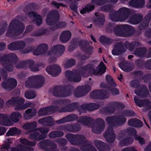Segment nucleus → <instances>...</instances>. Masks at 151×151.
Listing matches in <instances>:
<instances>
[{
  "mask_svg": "<svg viewBox=\"0 0 151 151\" xmlns=\"http://www.w3.org/2000/svg\"><path fill=\"white\" fill-rule=\"evenodd\" d=\"M44 78L41 76L36 75L29 77L25 83L27 87L38 88L41 87L43 84Z\"/></svg>",
  "mask_w": 151,
  "mask_h": 151,
  "instance_id": "nucleus-1",
  "label": "nucleus"
},
{
  "mask_svg": "<svg viewBox=\"0 0 151 151\" xmlns=\"http://www.w3.org/2000/svg\"><path fill=\"white\" fill-rule=\"evenodd\" d=\"M55 16L57 17L58 19L59 17L58 13L56 11H53L51 12L48 15L46 18V21L47 23L49 25H53L52 29V30L59 28H62L65 27L66 24L65 22H60L58 24H56L54 22H52L53 17Z\"/></svg>",
  "mask_w": 151,
  "mask_h": 151,
  "instance_id": "nucleus-2",
  "label": "nucleus"
},
{
  "mask_svg": "<svg viewBox=\"0 0 151 151\" xmlns=\"http://www.w3.org/2000/svg\"><path fill=\"white\" fill-rule=\"evenodd\" d=\"M24 101L23 99L20 97L17 98H12L11 100H9L7 103L8 104H15V110H21L24 109L30 106L32 103L28 102L26 104L23 105Z\"/></svg>",
  "mask_w": 151,
  "mask_h": 151,
  "instance_id": "nucleus-3",
  "label": "nucleus"
},
{
  "mask_svg": "<svg viewBox=\"0 0 151 151\" xmlns=\"http://www.w3.org/2000/svg\"><path fill=\"white\" fill-rule=\"evenodd\" d=\"M48 129L42 128L38 130H33L29 136V138L30 139H34L38 140L43 139L45 138V134L48 132Z\"/></svg>",
  "mask_w": 151,
  "mask_h": 151,
  "instance_id": "nucleus-4",
  "label": "nucleus"
},
{
  "mask_svg": "<svg viewBox=\"0 0 151 151\" xmlns=\"http://www.w3.org/2000/svg\"><path fill=\"white\" fill-rule=\"evenodd\" d=\"M89 69L91 73V75L95 74L97 75L99 74H102L105 72L106 69V67L102 62H101L97 68V70L96 71L95 69L93 68L92 67H91L89 65H86L85 67V69L86 70Z\"/></svg>",
  "mask_w": 151,
  "mask_h": 151,
  "instance_id": "nucleus-5",
  "label": "nucleus"
},
{
  "mask_svg": "<svg viewBox=\"0 0 151 151\" xmlns=\"http://www.w3.org/2000/svg\"><path fill=\"white\" fill-rule=\"evenodd\" d=\"M46 70L48 73L54 76H57L61 71L60 66L56 65L48 66Z\"/></svg>",
  "mask_w": 151,
  "mask_h": 151,
  "instance_id": "nucleus-6",
  "label": "nucleus"
},
{
  "mask_svg": "<svg viewBox=\"0 0 151 151\" xmlns=\"http://www.w3.org/2000/svg\"><path fill=\"white\" fill-rule=\"evenodd\" d=\"M104 136L109 142H111L114 141L115 135L111 127H108L104 134Z\"/></svg>",
  "mask_w": 151,
  "mask_h": 151,
  "instance_id": "nucleus-7",
  "label": "nucleus"
},
{
  "mask_svg": "<svg viewBox=\"0 0 151 151\" xmlns=\"http://www.w3.org/2000/svg\"><path fill=\"white\" fill-rule=\"evenodd\" d=\"M91 89L90 86H78L76 90L74 95L76 97H80L84 95V94H82V92L87 91L88 92Z\"/></svg>",
  "mask_w": 151,
  "mask_h": 151,
  "instance_id": "nucleus-8",
  "label": "nucleus"
},
{
  "mask_svg": "<svg viewBox=\"0 0 151 151\" xmlns=\"http://www.w3.org/2000/svg\"><path fill=\"white\" fill-rule=\"evenodd\" d=\"M17 83L16 80L14 78L9 79L7 82V84L3 82L1 84L2 86L4 88L11 90L15 88Z\"/></svg>",
  "mask_w": 151,
  "mask_h": 151,
  "instance_id": "nucleus-9",
  "label": "nucleus"
},
{
  "mask_svg": "<svg viewBox=\"0 0 151 151\" xmlns=\"http://www.w3.org/2000/svg\"><path fill=\"white\" fill-rule=\"evenodd\" d=\"M25 43L23 41H18L9 44L8 47L9 49L12 50L21 49L24 47Z\"/></svg>",
  "mask_w": 151,
  "mask_h": 151,
  "instance_id": "nucleus-10",
  "label": "nucleus"
},
{
  "mask_svg": "<svg viewBox=\"0 0 151 151\" xmlns=\"http://www.w3.org/2000/svg\"><path fill=\"white\" fill-rule=\"evenodd\" d=\"M12 122L9 120V116L6 114H0V124L9 126L12 124Z\"/></svg>",
  "mask_w": 151,
  "mask_h": 151,
  "instance_id": "nucleus-11",
  "label": "nucleus"
},
{
  "mask_svg": "<svg viewBox=\"0 0 151 151\" xmlns=\"http://www.w3.org/2000/svg\"><path fill=\"white\" fill-rule=\"evenodd\" d=\"M106 121L108 123L115 122L118 125H121L124 123L126 121V119L124 117L122 119H118L112 116L108 117L106 119Z\"/></svg>",
  "mask_w": 151,
  "mask_h": 151,
  "instance_id": "nucleus-12",
  "label": "nucleus"
},
{
  "mask_svg": "<svg viewBox=\"0 0 151 151\" xmlns=\"http://www.w3.org/2000/svg\"><path fill=\"white\" fill-rule=\"evenodd\" d=\"M29 16L34 21L36 22L37 25H39L42 23V18L39 15L36 13L31 12L28 14Z\"/></svg>",
  "mask_w": 151,
  "mask_h": 151,
  "instance_id": "nucleus-13",
  "label": "nucleus"
},
{
  "mask_svg": "<svg viewBox=\"0 0 151 151\" xmlns=\"http://www.w3.org/2000/svg\"><path fill=\"white\" fill-rule=\"evenodd\" d=\"M57 108V107H56L51 106L46 108L41 109L39 111V115L40 116H45L49 114L48 112L49 111H54Z\"/></svg>",
  "mask_w": 151,
  "mask_h": 151,
  "instance_id": "nucleus-14",
  "label": "nucleus"
},
{
  "mask_svg": "<svg viewBox=\"0 0 151 151\" xmlns=\"http://www.w3.org/2000/svg\"><path fill=\"white\" fill-rule=\"evenodd\" d=\"M71 36V32L68 31L63 32L61 34L60 39L63 42H66L68 41Z\"/></svg>",
  "mask_w": 151,
  "mask_h": 151,
  "instance_id": "nucleus-15",
  "label": "nucleus"
},
{
  "mask_svg": "<svg viewBox=\"0 0 151 151\" xmlns=\"http://www.w3.org/2000/svg\"><path fill=\"white\" fill-rule=\"evenodd\" d=\"M98 120L101 122V124L97 126H94L92 127L93 131L96 134H99L104 129V121L100 119H98Z\"/></svg>",
  "mask_w": 151,
  "mask_h": 151,
  "instance_id": "nucleus-16",
  "label": "nucleus"
},
{
  "mask_svg": "<svg viewBox=\"0 0 151 151\" xmlns=\"http://www.w3.org/2000/svg\"><path fill=\"white\" fill-rule=\"evenodd\" d=\"M11 151H34L32 147H25L21 144H19L16 147L11 148Z\"/></svg>",
  "mask_w": 151,
  "mask_h": 151,
  "instance_id": "nucleus-17",
  "label": "nucleus"
},
{
  "mask_svg": "<svg viewBox=\"0 0 151 151\" xmlns=\"http://www.w3.org/2000/svg\"><path fill=\"white\" fill-rule=\"evenodd\" d=\"M70 101L69 100H65L59 102V103H58L59 104H60L62 106H66V107L63 108L59 111L60 112L72 111L73 110V109H67L69 107L68 105L70 104Z\"/></svg>",
  "mask_w": 151,
  "mask_h": 151,
  "instance_id": "nucleus-18",
  "label": "nucleus"
},
{
  "mask_svg": "<svg viewBox=\"0 0 151 151\" xmlns=\"http://www.w3.org/2000/svg\"><path fill=\"white\" fill-rule=\"evenodd\" d=\"M36 110L35 109H29L26 110L24 114V117L26 119H29L35 115L36 113Z\"/></svg>",
  "mask_w": 151,
  "mask_h": 151,
  "instance_id": "nucleus-19",
  "label": "nucleus"
},
{
  "mask_svg": "<svg viewBox=\"0 0 151 151\" xmlns=\"http://www.w3.org/2000/svg\"><path fill=\"white\" fill-rule=\"evenodd\" d=\"M65 50V47L63 45H58L52 47L50 51L52 53L62 54Z\"/></svg>",
  "mask_w": 151,
  "mask_h": 151,
  "instance_id": "nucleus-20",
  "label": "nucleus"
},
{
  "mask_svg": "<svg viewBox=\"0 0 151 151\" xmlns=\"http://www.w3.org/2000/svg\"><path fill=\"white\" fill-rule=\"evenodd\" d=\"M48 48L47 46L45 44H43L40 45L37 50L39 51V52H37V51H35L33 52V54L35 55H38L44 53L47 50Z\"/></svg>",
  "mask_w": 151,
  "mask_h": 151,
  "instance_id": "nucleus-21",
  "label": "nucleus"
},
{
  "mask_svg": "<svg viewBox=\"0 0 151 151\" xmlns=\"http://www.w3.org/2000/svg\"><path fill=\"white\" fill-rule=\"evenodd\" d=\"M21 117V115L19 112H14L11 114L9 119H10L13 122H17L19 121Z\"/></svg>",
  "mask_w": 151,
  "mask_h": 151,
  "instance_id": "nucleus-22",
  "label": "nucleus"
},
{
  "mask_svg": "<svg viewBox=\"0 0 151 151\" xmlns=\"http://www.w3.org/2000/svg\"><path fill=\"white\" fill-rule=\"evenodd\" d=\"M144 4V0H131L129 2L130 5L136 7H141Z\"/></svg>",
  "mask_w": 151,
  "mask_h": 151,
  "instance_id": "nucleus-23",
  "label": "nucleus"
},
{
  "mask_svg": "<svg viewBox=\"0 0 151 151\" xmlns=\"http://www.w3.org/2000/svg\"><path fill=\"white\" fill-rule=\"evenodd\" d=\"M104 92L103 91H101L100 90H96L92 92L90 94V96L91 98L93 99H96L98 98H102L101 96H102L104 93ZM107 98L104 97L102 98Z\"/></svg>",
  "mask_w": 151,
  "mask_h": 151,
  "instance_id": "nucleus-24",
  "label": "nucleus"
},
{
  "mask_svg": "<svg viewBox=\"0 0 151 151\" xmlns=\"http://www.w3.org/2000/svg\"><path fill=\"white\" fill-rule=\"evenodd\" d=\"M128 123L129 124L130 126L137 127H141L143 125L142 123L140 120L135 119L129 120Z\"/></svg>",
  "mask_w": 151,
  "mask_h": 151,
  "instance_id": "nucleus-25",
  "label": "nucleus"
},
{
  "mask_svg": "<svg viewBox=\"0 0 151 151\" xmlns=\"http://www.w3.org/2000/svg\"><path fill=\"white\" fill-rule=\"evenodd\" d=\"M53 119L50 116L45 117L39 120V122L40 124H45L47 123V125H51L53 124Z\"/></svg>",
  "mask_w": 151,
  "mask_h": 151,
  "instance_id": "nucleus-26",
  "label": "nucleus"
},
{
  "mask_svg": "<svg viewBox=\"0 0 151 151\" xmlns=\"http://www.w3.org/2000/svg\"><path fill=\"white\" fill-rule=\"evenodd\" d=\"M20 133V130L16 128H11L8 131L6 134L7 136H13L19 134Z\"/></svg>",
  "mask_w": 151,
  "mask_h": 151,
  "instance_id": "nucleus-27",
  "label": "nucleus"
},
{
  "mask_svg": "<svg viewBox=\"0 0 151 151\" xmlns=\"http://www.w3.org/2000/svg\"><path fill=\"white\" fill-rule=\"evenodd\" d=\"M74 116L75 117H76V115H71L69 116L59 120L57 121L56 122L57 123L59 124L64 123L71 120L72 119H71L70 118H73Z\"/></svg>",
  "mask_w": 151,
  "mask_h": 151,
  "instance_id": "nucleus-28",
  "label": "nucleus"
},
{
  "mask_svg": "<svg viewBox=\"0 0 151 151\" xmlns=\"http://www.w3.org/2000/svg\"><path fill=\"white\" fill-rule=\"evenodd\" d=\"M94 9V6L93 5H89L86 6L85 8L81 10L80 12L81 14H83L92 10Z\"/></svg>",
  "mask_w": 151,
  "mask_h": 151,
  "instance_id": "nucleus-29",
  "label": "nucleus"
},
{
  "mask_svg": "<svg viewBox=\"0 0 151 151\" xmlns=\"http://www.w3.org/2000/svg\"><path fill=\"white\" fill-rule=\"evenodd\" d=\"M36 125L37 123L35 122H34L25 124L24 125L23 127L24 129H27L35 128L36 127Z\"/></svg>",
  "mask_w": 151,
  "mask_h": 151,
  "instance_id": "nucleus-30",
  "label": "nucleus"
},
{
  "mask_svg": "<svg viewBox=\"0 0 151 151\" xmlns=\"http://www.w3.org/2000/svg\"><path fill=\"white\" fill-rule=\"evenodd\" d=\"M63 134V133L61 132H53L50 134L49 136L50 138H53L62 136Z\"/></svg>",
  "mask_w": 151,
  "mask_h": 151,
  "instance_id": "nucleus-31",
  "label": "nucleus"
},
{
  "mask_svg": "<svg viewBox=\"0 0 151 151\" xmlns=\"http://www.w3.org/2000/svg\"><path fill=\"white\" fill-rule=\"evenodd\" d=\"M20 141V142L22 144L31 146H34L36 143L35 142H29L27 139H21Z\"/></svg>",
  "mask_w": 151,
  "mask_h": 151,
  "instance_id": "nucleus-32",
  "label": "nucleus"
},
{
  "mask_svg": "<svg viewBox=\"0 0 151 151\" xmlns=\"http://www.w3.org/2000/svg\"><path fill=\"white\" fill-rule=\"evenodd\" d=\"M25 97L28 99H32L36 96V94L34 91L26 92L25 93Z\"/></svg>",
  "mask_w": 151,
  "mask_h": 151,
  "instance_id": "nucleus-33",
  "label": "nucleus"
},
{
  "mask_svg": "<svg viewBox=\"0 0 151 151\" xmlns=\"http://www.w3.org/2000/svg\"><path fill=\"white\" fill-rule=\"evenodd\" d=\"M122 28V25L118 26L117 27V28L118 29L117 30H115L114 33L115 34L119 36H124V35L122 31L121 30Z\"/></svg>",
  "mask_w": 151,
  "mask_h": 151,
  "instance_id": "nucleus-34",
  "label": "nucleus"
},
{
  "mask_svg": "<svg viewBox=\"0 0 151 151\" xmlns=\"http://www.w3.org/2000/svg\"><path fill=\"white\" fill-rule=\"evenodd\" d=\"M106 79L107 82L110 84L111 86H116L112 78L110 76H106Z\"/></svg>",
  "mask_w": 151,
  "mask_h": 151,
  "instance_id": "nucleus-35",
  "label": "nucleus"
},
{
  "mask_svg": "<svg viewBox=\"0 0 151 151\" xmlns=\"http://www.w3.org/2000/svg\"><path fill=\"white\" fill-rule=\"evenodd\" d=\"M133 140L132 138H129L128 139H126L124 140L123 142H121V143L122 145H127L132 143Z\"/></svg>",
  "mask_w": 151,
  "mask_h": 151,
  "instance_id": "nucleus-36",
  "label": "nucleus"
},
{
  "mask_svg": "<svg viewBox=\"0 0 151 151\" xmlns=\"http://www.w3.org/2000/svg\"><path fill=\"white\" fill-rule=\"evenodd\" d=\"M134 101L136 104L139 106H142L144 105L145 102L143 101H139L136 97L134 98Z\"/></svg>",
  "mask_w": 151,
  "mask_h": 151,
  "instance_id": "nucleus-37",
  "label": "nucleus"
},
{
  "mask_svg": "<svg viewBox=\"0 0 151 151\" xmlns=\"http://www.w3.org/2000/svg\"><path fill=\"white\" fill-rule=\"evenodd\" d=\"M88 106L91 107V109L88 108V110L89 111H93L98 109L99 107V106L98 105L94 103L90 104H89Z\"/></svg>",
  "mask_w": 151,
  "mask_h": 151,
  "instance_id": "nucleus-38",
  "label": "nucleus"
},
{
  "mask_svg": "<svg viewBox=\"0 0 151 151\" xmlns=\"http://www.w3.org/2000/svg\"><path fill=\"white\" fill-rule=\"evenodd\" d=\"M91 118L86 116L82 117L80 118V121L84 124H86L85 122H88L90 120Z\"/></svg>",
  "mask_w": 151,
  "mask_h": 151,
  "instance_id": "nucleus-39",
  "label": "nucleus"
},
{
  "mask_svg": "<svg viewBox=\"0 0 151 151\" xmlns=\"http://www.w3.org/2000/svg\"><path fill=\"white\" fill-rule=\"evenodd\" d=\"M113 87L112 86H111V92L114 95H116L119 93V90L116 88H112V87Z\"/></svg>",
  "mask_w": 151,
  "mask_h": 151,
  "instance_id": "nucleus-40",
  "label": "nucleus"
},
{
  "mask_svg": "<svg viewBox=\"0 0 151 151\" xmlns=\"http://www.w3.org/2000/svg\"><path fill=\"white\" fill-rule=\"evenodd\" d=\"M109 39L104 36H101L100 39V42L102 44L107 43Z\"/></svg>",
  "mask_w": 151,
  "mask_h": 151,
  "instance_id": "nucleus-41",
  "label": "nucleus"
},
{
  "mask_svg": "<svg viewBox=\"0 0 151 151\" xmlns=\"http://www.w3.org/2000/svg\"><path fill=\"white\" fill-rule=\"evenodd\" d=\"M104 0H92V2L98 5H101Z\"/></svg>",
  "mask_w": 151,
  "mask_h": 151,
  "instance_id": "nucleus-42",
  "label": "nucleus"
},
{
  "mask_svg": "<svg viewBox=\"0 0 151 151\" xmlns=\"http://www.w3.org/2000/svg\"><path fill=\"white\" fill-rule=\"evenodd\" d=\"M121 151H137L134 147H129L125 148Z\"/></svg>",
  "mask_w": 151,
  "mask_h": 151,
  "instance_id": "nucleus-43",
  "label": "nucleus"
},
{
  "mask_svg": "<svg viewBox=\"0 0 151 151\" xmlns=\"http://www.w3.org/2000/svg\"><path fill=\"white\" fill-rule=\"evenodd\" d=\"M24 26L23 25L19 27L18 28L16 32V33L18 34H21L23 32Z\"/></svg>",
  "mask_w": 151,
  "mask_h": 151,
  "instance_id": "nucleus-44",
  "label": "nucleus"
},
{
  "mask_svg": "<svg viewBox=\"0 0 151 151\" xmlns=\"http://www.w3.org/2000/svg\"><path fill=\"white\" fill-rule=\"evenodd\" d=\"M66 137L69 140L71 143H72V141L74 140V136L71 134H68L66 135Z\"/></svg>",
  "mask_w": 151,
  "mask_h": 151,
  "instance_id": "nucleus-45",
  "label": "nucleus"
},
{
  "mask_svg": "<svg viewBox=\"0 0 151 151\" xmlns=\"http://www.w3.org/2000/svg\"><path fill=\"white\" fill-rule=\"evenodd\" d=\"M95 145L96 146L97 148L100 151H104L103 150H101L99 147V146H100L101 145H103L104 144V143L98 141H96L95 142Z\"/></svg>",
  "mask_w": 151,
  "mask_h": 151,
  "instance_id": "nucleus-46",
  "label": "nucleus"
},
{
  "mask_svg": "<svg viewBox=\"0 0 151 151\" xmlns=\"http://www.w3.org/2000/svg\"><path fill=\"white\" fill-rule=\"evenodd\" d=\"M74 78L70 79V81H73L75 82H78L81 80V77L79 76H75Z\"/></svg>",
  "mask_w": 151,
  "mask_h": 151,
  "instance_id": "nucleus-47",
  "label": "nucleus"
},
{
  "mask_svg": "<svg viewBox=\"0 0 151 151\" xmlns=\"http://www.w3.org/2000/svg\"><path fill=\"white\" fill-rule=\"evenodd\" d=\"M135 139L136 140H139L140 144H141L144 143L145 142L144 139L140 137L136 136L135 137Z\"/></svg>",
  "mask_w": 151,
  "mask_h": 151,
  "instance_id": "nucleus-48",
  "label": "nucleus"
},
{
  "mask_svg": "<svg viewBox=\"0 0 151 151\" xmlns=\"http://www.w3.org/2000/svg\"><path fill=\"white\" fill-rule=\"evenodd\" d=\"M93 47L92 46H90L89 48L86 50H84L85 52L89 54H91L93 52Z\"/></svg>",
  "mask_w": 151,
  "mask_h": 151,
  "instance_id": "nucleus-49",
  "label": "nucleus"
},
{
  "mask_svg": "<svg viewBox=\"0 0 151 151\" xmlns=\"http://www.w3.org/2000/svg\"><path fill=\"white\" fill-rule=\"evenodd\" d=\"M123 18H120L119 20H117L115 19H112V18H111V19L113 21H115L116 22H117L119 21H124L127 18V16L126 15H124V16H123Z\"/></svg>",
  "mask_w": 151,
  "mask_h": 151,
  "instance_id": "nucleus-50",
  "label": "nucleus"
},
{
  "mask_svg": "<svg viewBox=\"0 0 151 151\" xmlns=\"http://www.w3.org/2000/svg\"><path fill=\"white\" fill-rule=\"evenodd\" d=\"M119 11L121 13L126 14L128 12V9L126 8H122L119 9Z\"/></svg>",
  "mask_w": 151,
  "mask_h": 151,
  "instance_id": "nucleus-51",
  "label": "nucleus"
},
{
  "mask_svg": "<svg viewBox=\"0 0 151 151\" xmlns=\"http://www.w3.org/2000/svg\"><path fill=\"white\" fill-rule=\"evenodd\" d=\"M75 63V62L74 60L73 59H70L68 62V64L69 65V66L68 67H70L72 66L73 65H74Z\"/></svg>",
  "mask_w": 151,
  "mask_h": 151,
  "instance_id": "nucleus-52",
  "label": "nucleus"
},
{
  "mask_svg": "<svg viewBox=\"0 0 151 151\" xmlns=\"http://www.w3.org/2000/svg\"><path fill=\"white\" fill-rule=\"evenodd\" d=\"M132 44L129 43L127 42H126L125 43V47L127 48L128 49L130 50H132V49L131 47L132 45Z\"/></svg>",
  "mask_w": 151,
  "mask_h": 151,
  "instance_id": "nucleus-53",
  "label": "nucleus"
},
{
  "mask_svg": "<svg viewBox=\"0 0 151 151\" xmlns=\"http://www.w3.org/2000/svg\"><path fill=\"white\" fill-rule=\"evenodd\" d=\"M10 147L9 145L7 143H6L4 145H3L1 146V149H8Z\"/></svg>",
  "mask_w": 151,
  "mask_h": 151,
  "instance_id": "nucleus-54",
  "label": "nucleus"
},
{
  "mask_svg": "<svg viewBox=\"0 0 151 151\" xmlns=\"http://www.w3.org/2000/svg\"><path fill=\"white\" fill-rule=\"evenodd\" d=\"M6 131V130L4 127H0V135L4 134Z\"/></svg>",
  "mask_w": 151,
  "mask_h": 151,
  "instance_id": "nucleus-55",
  "label": "nucleus"
},
{
  "mask_svg": "<svg viewBox=\"0 0 151 151\" xmlns=\"http://www.w3.org/2000/svg\"><path fill=\"white\" fill-rule=\"evenodd\" d=\"M30 68L31 70L33 71H36L39 70L37 66H32L30 67Z\"/></svg>",
  "mask_w": 151,
  "mask_h": 151,
  "instance_id": "nucleus-56",
  "label": "nucleus"
},
{
  "mask_svg": "<svg viewBox=\"0 0 151 151\" xmlns=\"http://www.w3.org/2000/svg\"><path fill=\"white\" fill-rule=\"evenodd\" d=\"M102 18L101 19V20L99 22V25H103L104 24V22L105 20L104 19V16L103 14H101V15Z\"/></svg>",
  "mask_w": 151,
  "mask_h": 151,
  "instance_id": "nucleus-57",
  "label": "nucleus"
},
{
  "mask_svg": "<svg viewBox=\"0 0 151 151\" xmlns=\"http://www.w3.org/2000/svg\"><path fill=\"white\" fill-rule=\"evenodd\" d=\"M65 74L67 76H70L71 77H74L73 75L72 72L70 71H67L65 72Z\"/></svg>",
  "mask_w": 151,
  "mask_h": 151,
  "instance_id": "nucleus-58",
  "label": "nucleus"
},
{
  "mask_svg": "<svg viewBox=\"0 0 151 151\" xmlns=\"http://www.w3.org/2000/svg\"><path fill=\"white\" fill-rule=\"evenodd\" d=\"M32 28L30 26H28L27 27L26 30L25 32L26 33H28L30 32V31L31 30Z\"/></svg>",
  "mask_w": 151,
  "mask_h": 151,
  "instance_id": "nucleus-59",
  "label": "nucleus"
},
{
  "mask_svg": "<svg viewBox=\"0 0 151 151\" xmlns=\"http://www.w3.org/2000/svg\"><path fill=\"white\" fill-rule=\"evenodd\" d=\"M58 94H59V93H58ZM53 94L55 96H69V94L68 93V94H66L65 95H60L59 94H56L55 92H54L53 93Z\"/></svg>",
  "mask_w": 151,
  "mask_h": 151,
  "instance_id": "nucleus-60",
  "label": "nucleus"
},
{
  "mask_svg": "<svg viewBox=\"0 0 151 151\" xmlns=\"http://www.w3.org/2000/svg\"><path fill=\"white\" fill-rule=\"evenodd\" d=\"M110 6L109 5H107L106 6H105L104 7V10L105 11H107L110 9Z\"/></svg>",
  "mask_w": 151,
  "mask_h": 151,
  "instance_id": "nucleus-61",
  "label": "nucleus"
},
{
  "mask_svg": "<svg viewBox=\"0 0 151 151\" xmlns=\"http://www.w3.org/2000/svg\"><path fill=\"white\" fill-rule=\"evenodd\" d=\"M9 55L12 58H15L16 57V55L13 53H10Z\"/></svg>",
  "mask_w": 151,
  "mask_h": 151,
  "instance_id": "nucleus-62",
  "label": "nucleus"
},
{
  "mask_svg": "<svg viewBox=\"0 0 151 151\" xmlns=\"http://www.w3.org/2000/svg\"><path fill=\"white\" fill-rule=\"evenodd\" d=\"M91 39L94 42H96V40H95V37H94V36H92V35H91Z\"/></svg>",
  "mask_w": 151,
  "mask_h": 151,
  "instance_id": "nucleus-63",
  "label": "nucleus"
},
{
  "mask_svg": "<svg viewBox=\"0 0 151 151\" xmlns=\"http://www.w3.org/2000/svg\"><path fill=\"white\" fill-rule=\"evenodd\" d=\"M145 151H151V150L149 149V147H147L145 149Z\"/></svg>",
  "mask_w": 151,
  "mask_h": 151,
  "instance_id": "nucleus-64",
  "label": "nucleus"
}]
</instances>
